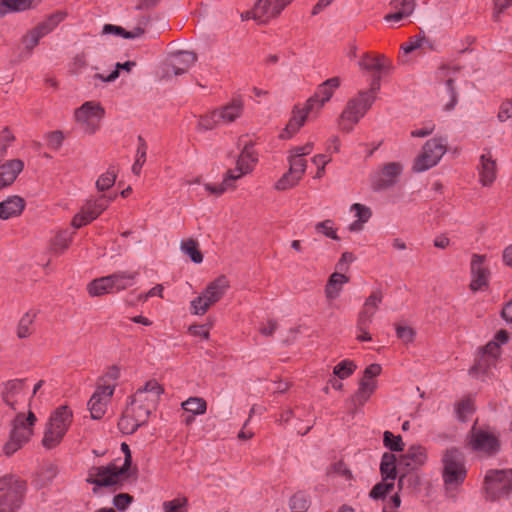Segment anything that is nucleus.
<instances>
[{"instance_id": "obj_47", "label": "nucleus", "mask_w": 512, "mask_h": 512, "mask_svg": "<svg viewBox=\"0 0 512 512\" xmlns=\"http://www.w3.org/2000/svg\"><path fill=\"white\" fill-rule=\"evenodd\" d=\"M139 145L136 152V160L134 164L132 165V172L135 175H140L141 169L146 161V151H147V145L144 139L139 136L138 137Z\"/></svg>"}, {"instance_id": "obj_23", "label": "nucleus", "mask_w": 512, "mask_h": 512, "mask_svg": "<svg viewBox=\"0 0 512 512\" xmlns=\"http://www.w3.org/2000/svg\"><path fill=\"white\" fill-rule=\"evenodd\" d=\"M479 181L483 186H491L497 177L496 161L490 152L480 156L478 165Z\"/></svg>"}, {"instance_id": "obj_6", "label": "nucleus", "mask_w": 512, "mask_h": 512, "mask_svg": "<svg viewBox=\"0 0 512 512\" xmlns=\"http://www.w3.org/2000/svg\"><path fill=\"white\" fill-rule=\"evenodd\" d=\"M26 483L14 474L0 477V512H15L20 508Z\"/></svg>"}, {"instance_id": "obj_5", "label": "nucleus", "mask_w": 512, "mask_h": 512, "mask_svg": "<svg viewBox=\"0 0 512 512\" xmlns=\"http://www.w3.org/2000/svg\"><path fill=\"white\" fill-rule=\"evenodd\" d=\"M230 288V281L225 275H220L207 284L205 289L190 302L193 315L202 316L209 308L219 302Z\"/></svg>"}, {"instance_id": "obj_21", "label": "nucleus", "mask_w": 512, "mask_h": 512, "mask_svg": "<svg viewBox=\"0 0 512 512\" xmlns=\"http://www.w3.org/2000/svg\"><path fill=\"white\" fill-rule=\"evenodd\" d=\"M383 300V292L379 289L374 290L365 300L361 311L358 314L360 327L370 326L373 322L374 315L379 309Z\"/></svg>"}, {"instance_id": "obj_45", "label": "nucleus", "mask_w": 512, "mask_h": 512, "mask_svg": "<svg viewBox=\"0 0 512 512\" xmlns=\"http://www.w3.org/2000/svg\"><path fill=\"white\" fill-rule=\"evenodd\" d=\"M365 386L366 387L358 386L357 391L350 398L351 405L355 410L362 407L376 390L367 385Z\"/></svg>"}, {"instance_id": "obj_46", "label": "nucleus", "mask_w": 512, "mask_h": 512, "mask_svg": "<svg viewBox=\"0 0 512 512\" xmlns=\"http://www.w3.org/2000/svg\"><path fill=\"white\" fill-rule=\"evenodd\" d=\"M117 177V171L114 166H110L106 173L102 174L96 181V187L99 191H106L112 187Z\"/></svg>"}, {"instance_id": "obj_32", "label": "nucleus", "mask_w": 512, "mask_h": 512, "mask_svg": "<svg viewBox=\"0 0 512 512\" xmlns=\"http://www.w3.org/2000/svg\"><path fill=\"white\" fill-rule=\"evenodd\" d=\"M137 413L132 410L130 407H127L123 416L120 418L118 422V427L124 434H132L134 433L140 426L146 424L147 422L138 421Z\"/></svg>"}, {"instance_id": "obj_41", "label": "nucleus", "mask_w": 512, "mask_h": 512, "mask_svg": "<svg viewBox=\"0 0 512 512\" xmlns=\"http://www.w3.org/2000/svg\"><path fill=\"white\" fill-rule=\"evenodd\" d=\"M120 377V368L117 366L109 367L106 372L98 379L97 386L100 388H104V386H109L112 390V394L114 393L116 381Z\"/></svg>"}, {"instance_id": "obj_34", "label": "nucleus", "mask_w": 512, "mask_h": 512, "mask_svg": "<svg viewBox=\"0 0 512 512\" xmlns=\"http://www.w3.org/2000/svg\"><path fill=\"white\" fill-rule=\"evenodd\" d=\"M138 275L137 272L118 271L109 275V279L112 281L113 293L131 287L134 284V280Z\"/></svg>"}, {"instance_id": "obj_24", "label": "nucleus", "mask_w": 512, "mask_h": 512, "mask_svg": "<svg viewBox=\"0 0 512 512\" xmlns=\"http://www.w3.org/2000/svg\"><path fill=\"white\" fill-rule=\"evenodd\" d=\"M102 115L103 109L93 102H86L75 111V118L78 123L91 127L97 124V120L100 119Z\"/></svg>"}, {"instance_id": "obj_3", "label": "nucleus", "mask_w": 512, "mask_h": 512, "mask_svg": "<svg viewBox=\"0 0 512 512\" xmlns=\"http://www.w3.org/2000/svg\"><path fill=\"white\" fill-rule=\"evenodd\" d=\"M379 90L380 79L377 77L371 82L369 90L360 91L355 97L348 101L341 114V124L350 126L356 125L372 106Z\"/></svg>"}, {"instance_id": "obj_10", "label": "nucleus", "mask_w": 512, "mask_h": 512, "mask_svg": "<svg viewBox=\"0 0 512 512\" xmlns=\"http://www.w3.org/2000/svg\"><path fill=\"white\" fill-rule=\"evenodd\" d=\"M468 446L473 451L490 456L499 451L500 442L493 432L487 429L477 428L476 423H474L468 435Z\"/></svg>"}, {"instance_id": "obj_43", "label": "nucleus", "mask_w": 512, "mask_h": 512, "mask_svg": "<svg viewBox=\"0 0 512 512\" xmlns=\"http://www.w3.org/2000/svg\"><path fill=\"white\" fill-rule=\"evenodd\" d=\"M182 408L193 415H202L207 410V403L203 398L190 397L181 404Z\"/></svg>"}, {"instance_id": "obj_44", "label": "nucleus", "mask_w": 512, "mask_h": 512, "mask_svg": "<svg viewBox=\"0 0 512 512\" xmlns=\"http://www.w3.org/2000/svg\"><path fill=\"white\" fill-rule=\"evenodd\" d=\"M309 506V497L302 491L296 492L289 500V508L292 512H306Z\"/></svg>"}, {"instance_id": "obj_35", "label": "nucleus", "mask_w": 512, "mask_h": 512, "mask_svg": "<svg viewBox=\"0 0 512 512\" xmlns=\"http://www.w3.org/2000/svg\"><path fill=\"white\" fill-rule=\"evenodd\" d=\"M397 466L398 460L396 456L392 453H384L380 464L382 479L388 482L392 481V483H394Z\"/></svg>"}, {"instance_id": "obj_15", "label": "nucleus", "mask_w": 512, "mask_h": 512, "mask_svg": "<svg viewBox=\"0 0 512 512\" xmlns=\"http://www.w3.org/2000/svg\"><path fill=\"white\" fill-rule=\"evenodd\" d=\"M486 255L473 254L470 262L471 281L469 288L473 292L485 290L489 286L490 269L486 265Z\"/></svg>"}, {"instance_id": "obj_4", "label": "nucleus", "mask_w": 512, "mask_h": 512, "mask_svg": "<svg viewBox=\"0 0 512 512\" xmlns=\"http://www.w3.org/2000/svg\"><path fill=\"white\" fill-rule=\"evenodd\" d=\"M163 392L164 388L156 380H149L143 387L137 389L127 407L137 413L138 421L147 422Z\"/></svg>"}, {"instance_id": "obj_50", "label": "nucleus", "mask_w": 512, "mask_h": 512, "mask_svg": "<svg viewBox=\"0 0 512 512\" xmlns=\"http://www.w3.org/2000/svg\"><path fill=\"white\" fill-rule=\"evenodd\" d=\"M301 178L297 177L296 174L292 173L288 170L275 184V189L279 191H284L296 186Z\"/></svg>"}, {"instance_id": "obj_11", "label": "nucleus", "mask_w": 512, "mask_h": 512, "mask_svg": "<svg viewBox=\"0 0 512 512\" xmlns=\"http://www.w3.org/2000/svg\"><path fill=\"white\" fill-rule=\"evenodd\" d=\"M401 162H388L380 166L371 176V187L375 191L387 190L395 186L403 172Z\"/></svg>"}, {"instance_id": "obj_26", "label": "nucleus", "mask_w": 512, "mask_h": 512, "mask_svg": "<svg viewBox=\"0 0 512 512\" xmlns=\"http://www.w3.org/2000/svg\"><path fill=\"white\" fill-rule=\"evenodd\" d=\"M23 168L24 163L19 159H12L0 165V190L10 186Z\"/></svg>"}, {"instance_id": "obj_9", "label": "nucleus", "mask_w": 512, "mask_h": 512, "mask_svg": "<svg viewBox=\"0 0 512 512\" xmlns=\"http://www.w3.org/2000/svg\"><path fill=\"white\" fill-rule=\"evenodd\" d=\"M512 490V469L489 470L484 479L485 498L496 501Z\"/></svg>"}, {"instance_id": "obj_25", "label": "nucleus", "mask_w": 512, "mask_h": 512, "mask_svg": "<svg viewBox=\"0 0 512 512\" xmlns=\"http://www.w3.org/2000/svg\"><path fill=\"white\" fill-rule=\"evenodd\" d=\"M389 6L392 12L388 13L384 19L387 22H400L409 17L415 8L414 0H391Z\"/></svg>"}, {"instance_id": "obj_38", "label": "nucleus", "mask_w": 512, "mask_h": 512, "mask_svg": "<svg viewBox=\"0 0 512 512\" xmlns=\"http://www.w3.org/2000/svg\"><path fill=\"white\" fill-rule=\"evenodd\" d=\"M66 17L64 12H56L48 16L44 21L38 23L34 28L45 37L51 33Z\"/></svg>"}, {"instance_id": "obj_22", "label": "nucleus", "mask_w": 512, "mask_h": 512, "mask_svg": "<svg viewBox=\"0 0 512 512\" xmlns=\"http://www.w3.org/2000/svg\"><path fill=\"white\" fill-rule=\"evenodd\" d=\"M426 449L419 445L411 446L405 454L398 460V467H405L408 470H414L426 463Z\"/></svg>"}, {"instance_id": "obj_7", "label": "nucleus", "mask_w": 512, "mask_h": 512, "mask_svg": "<svg viewBox=\"0 0 512 512\" xmlns=\"http://www.w3.org/2000/svg\"><path fill=\"white\" fill-rule=\"evenodd\" d=\"M466 477V469L462 453L451 448L443 456V480L445 488L451 496L462 485Z\"/></svg>"}, {"instance_id": "obj_37", "label": "nucleus", "mask_w": 512, "mask_h": 512, "mask_svg": "<svg viewBox=\"0 0 512 512\" xmlns=\"http://www.w3.org/2000/svg\"><path fill=\"white\" fill-rule=\"evenodd\" d=\"M87 290L92 297L113 293L112 281L109 279V275L91 281L87 286Z\"/></svg>"}, {"instance_id": "obj_40", "label": "nucleus", "mask_w": 512, "mask_h": 512, "mask_svg": "<svg viewBox=\"0 0 512 512\" xmlns=\"http://www.w3.org/2000/svg\"><path fill=\"white\" fill-rule=\"evenodd\" d=\"M103 34H113L115 36H119L125 39H135L139 38L143 35L144 30L142 28H134L131 31H126L123 27L113 25V24H105L102 30Z\"/></svg>"}, {"instance_id": "obj_2", "label": "nucleus", "mask_w": 512, "mask_h": 512, "mask_svg": "<svg viewBox=\"0 0 512 512\" xmlns=\"http://www.w3.org/2000/svg\"><path fill=\"white\" fill-rule=\"evenodd\" d=\"M36 421L37 418L31 410L27 415L22 412L15 415L10 421L8 439L2 446V452L6 457L14 455L31 440Z\"/></svg>"}, {"instance_id": "obj_56", "label": "nucleus", "mask_w": 512, "mask_h": 512, "mask_svg": "<svg viewBox=\"0 0 512 512\" xmlns=\"http://www.w3.org/2000/svg\"><path fill=\"white\" fill-rule=\"evenodd\" d=\"M315 230L331 239H338L336 229L334 228V222L331 219H326L324 221L316 223Z\"/></svg>"}, {"instance_id": "obj_29", "label": "nucleus", "mask_w": 512, "mask_h": 512, "mask_svg": "<svg viewBox=\"0 0 512 512\" xmlns=\"http://www.w3.org/2000/svg\"><path fill=\"white\" fill-rule=\"evenodd\" d=\"M257 162L258 157L253 146L245 144L236 161L238 170H242L244 173L250 174L254 170Z\"/></svg>"}, {"instance_id": "obj_19", "label": "nucleus", "mask_w": 512, "mask_h": 512, "mask_svg": "<svg viewBox=\"0 0 512 512\" xmlns=\"http://www.w3.org/2000/svg\"><path fill=\"white\" fill-rule=\"evenodd\" d=\"M112 396V390L109 386H104V388L96 387L88 402V408L93 419H101L104 416Z\"/></svg>"}, {"instance_id": "obj_52", "label": "nucleus", "mask_w": 512, "mask_h": 512, "mask_svg": "<svg viewBox=\"0 0 512 512\" xmlns=\"http://www.w3.org/2000/svg\"><path fill=\"white\" fill-rule=\"evenodd\" d=\"M134 66H135V62H133V61H127L125 63H117L115 70L112 71L107 77H105L102 74H96L95 78H98L104 82H113L119 77V70L122 69L127 72H130Z\"/></svg>"}, {"instance_id": "obj_42", "label": "nucleus", "mask_w": 512, "mask_h": 512, "mask_svg": "<svg viewBox=\"0 0 512 512\" xmlns=\"http://www.w3.org/2000/svg\"><path fill=\"white\" fill-rule=\"evenodd\" d=\"M181 251L190 257V259L199 264L203 261V255L198 249V243L194 239H187L180 244Z\"/></svg>"}, {"instance_id": "obj_62", "label": "nucleus", "mask_w": 512, "mask_h": 512, "mask_svg": "<svg viewBox=\"0 0 512 512\" xmlns=\"http://www.w3.org/2000/svg\"><path fill=\"white\" fill-rule=\"evenodd\" d=\"M351 211L355 212V216L360 220V222L366 223L372 216V211L368 206H365L360 203H354L351 208Z\"/></svg>"}, {"instance_id": "obj_13", "label": "nucleus", "mask_w": 512, "mask_h": 512, "mask_svg": "<svg viewBox=\"0 0 512 512\" xmlns=\"http://www.w3.org/2000/svg\"><path fill=\"white\" fill-rule=\"evenodd\" d=\"M285 7L281 0H258L252 10L241 14V18L267 23L270 19L277 17Z\"/></svg>"}, {"instance_id": "obj_57", "label": "nucleus", "mask_w": 512, "mask_h": 512, "mask_svg": "<svg viewBox=\"0 0 512 512\" xmlns=\"http://www.w3.org/2000/svg\"><path fill=\"white\" fill-rule=\"evenodd\" d=\"M245 175H247V173H244L242 170H238V166L236 165L235 168L227 170L222 182L224 183V186L227 187V189H234L236 187L234 182L241 179Z\"/></svg>"}, {"instance_id": "obj_64", "label": "nucleus", "mask_w": 512, "mask_h": 512, "mask_svg": "<svg viewBox=\"0 0 512 512\" xmlns=\"http://www.w3.org/2000/svg\"><path fill=\"white\" fill-rule=\"evenodd\" d=\"M64 137L65 136L61 130H53L46 134V141L50 148L58 149L61 146Z\"/></svg>"}, {"instance_id": "obj_18", "label": "nucleus", "mask_w": 512, "mask_h": 512, "mask_svg": "<svg viewBox=\"0 0 512 512\" xmlns=\"http://www.w3.org/2000/svg\"><path fill=\"white\" fill-rule=\"evenodd\" d=\"M197 56L191 51H179L169 56L166 73L181 75L189 70L195 63Z\"/></svg>"}, {"instance_id": "obj_36", "label": "nucleus", "mask_w": 512, "mask_h": 512, "mask_svg": "<svg viewBox=\"0 0 512 512\" xmlns=\"http://www.w3.org/2000/svg\"><path fill=\"white\" fill-rule=\"evenodd\" d=\"M401 49L405 54L419 51V54H423L426 51L432 50V42L424 36H414L409 39L408 42L402 44Z\"/></svg>"}, {"instance_id": "obj_54", "label": "nucleus", "mask_w": 512, "mask_h": 512, "mask_svg": "<svg viewBox=\"0 0 512 512\" xmlns=\"http://www.w3.org/2000/svg\"><path fill=\"white\" fill-rule=\"evenodd\" d=\"M355 369L356 365L352 361L343 360L334 367L333 373L340 379H346L355 371Z\"/></svg>"}, {"instance_id": "obj_33", "label": "nucleus", "mask_w": 512, "mask_h": 512, "mask_svg": "<svg viewBox=\"0 0 512 512\" xmlns=\"http://www.w3.org/2000/svg\"><path fill=\"white\" fill-rule=\"evenodd\" d=\"M349 281V278L344 274L334 272L330 275L328 282L325 286V295L329 300L338 298L342 290V286Z\"/></svg>"}, {"instance_id": "obj_17", "label": "nucleus", "mask_w": 512, "mask_h": 512, "mask_svg": "<svg viewBox=\"0 0 512 512\" xmlns=\"http://www.w3.org/2000/svg\"><path fill=\"white\" fill-rule=\"evenodd\" d=\"M26 395V384L21 379L7 381L1 392L3 402L13 410H17L25 402Z\"/></svg>"}, {"instance_id": "obj_28", "label": "nucleus", "mask_w": 512, "mask_h": 512, "mask_svg": "<svg viewBox=\"0 0 512 512\" xmlns=\"http://www.w3.org/2000/svg\"><path fill=\"white\" fill-rule=\"evenodd\" d=\"M42 38L43 36L34 27L28 30L21 38L19 58L28 59Z\"/></svg>"}, {"instance_id": "obj_12", "label": "nucleus", "mask_w": 512, "mask_h": 512, "mask_svg": "<svg viewBox=\"0 0 512 512\" xmlns=\"http://www.w3.org/2000/svg\"><path fill=\"white\" fill-rule=\"evenodd\" d=\"M446 152L443 139L434 138L426 142L422 153L416 158L413 166L415 172L426 171L435 166Z\"/></svg>"}, {"instance_id": "obj_8", "label": "nucleus", "mask_w": 512, "mask_h": 512, "mask_svg": "<svg viewBox=\"0 0 512 512\" xmlns=\"http://www.w3.org/2000/svg\"><path fill=\"white\" fill-rule=\"evenodd\" d=\"M72 422V411L67 406L57 408L47 423L42 444L52 449L60 444Z\"/></svg>"}, {"instance_id": "obj_14", "label": "nucleus", "mask_w": 512, "mask_h": 512, "mask_svg": "<svg viewBox=\"0 0 512 512\" xmlns=\"http://www.w3.org/2000/svg\"><path fill=\"white\" fill-rule=\"evenodd\" d=\"M126 476L125 472H120L115 464L107 466H92L88 469L86 482L97 487L113 486L119 482L120 476Z\"/></svg>"}, {"instance_id": "obj_1", "label": "nucleus", "mask_w": 512, "mask_h": 512, "mask_svg": "<svg viewBox=\"0 0 512 512\" xmlns=\"http://www.w3.org/2000/svg\"><path fill=\"white\" fill-rule=\"evenodd\" d=\"M340 83L339 77H332L319 84L314 94L305 103L294 107L290 124L298 127L311 124L318 117L325 104L330 101Z\"/></svg>"}, {"instance_id": "obj_27", "label": "nucleus", "mask_w": 512, "mask_h": 512, "mask_svg": "<svg viewBox=\"0 0 512 512\" xmlns=\"http://www.w3.org/2000/svg\"><path fill=\"white\" fill-rule=\"evenodd\" d=\"M25 207L24 200L19 196H11L0 202V219L7 220L20 215Z\"/></svg>"}, {"instance_id": "obj_48", "label": "nucleus", "mask_w": 512, "mask_h": 512, "mask_svg": "<svg viewBox=\"0 0 512 512\" xmlns=\"http://www.w3.org/2000/svg\"><path fill=\"white\" fill-rule=\"evenodd\" d=\"M496 362L497 361H490L489 356L481 354L476 364L470 369V374H486L492 367L496 365Z\"/></svg>"}, {"instance_id": "obj_39", "label": "nucleus", "mask_w": 512, "mask_h": 512, "mask_svg": "<svg viewBox=\"0 0 512 512\" xmlns=\"http://www.w3.org/2000/svg\"><path fill=\"white\" fill-rule=\"evenodd\" d=\"M36 316L37 313L33 310H30L21 317L17 326L18 338L25 339L32 335L34 332V322Z\"/></svg>"}, {"instance_id": "obj_61", "label": "nucleus", "mask_w": 512, "mask_h": 512, "mask_svg": "<svg viewBox=\"0 0 512 512\" xmlns=\"http://www.w3.org/2000/svg\"><path fill=\"white\" fill-rule=\"evenodd\" d=\"M121 450L124 453L125 457H124V463L120 467V472H125L127 474V477H129L130 475H134L136 473V468L131 470L132 457H131V452H130V448H129L128 444L122 443Z\"/></svg>"}, {"instance_id": "obj_31", "label": "nucleus", "mask_w": 512, "mask_h": 512, "mask_svg": "<svg viewBox=\"0 0 512 512\" xmlns=\"http://www.w3.org/2000/svg\"><path fill=\"white\" fill-rule=\"evenodd\" d=\"M360 67L369 71L384 72L390 67L389 60L381 54H365L359 62Z\"/></svg>"}, {"instance_id": "obj_20", "label": "nucleus", "mask_w": 512, "mask_h": 512, "mask_svg": "<svg viewBox=\"0 0 512 512\" xmlns=\"http://www.w3.org/2000/svg\"><path fill=\"white\" fill-rule=\"evenodd\" d=\"M108 206L107 202L103 201V197L99 200L88 203L72 220V226L76 229L87 225L96 219Z\"/></svg>"}, {"instance_id": "obj_53", "label": "nucleus", "mask_w": 512, "mask_h": 512, "mask_svg": "<svg viewBox=\"0 0 512 512\" xmlns=\"http://www.w3.org/2000/svg\"><path fill=\"white\" fill-rule=\"evenodd\" d=\"M383 442H384V445L392 451L399 452V451H402L404 448V443L402 441L401 436H399V435L395 436L390 431L384 432Z\"/></svg>"}, {"instance_id": "obj_58", "label": "nucleus", "mask_w": 512, "mask_h": 512, "mask_svg": "<svg viewBox=\"0 0 512 512\" xmlns=\"http://www.w3.org/2000/svg\"><path fill=\"white\" fill-rule=\"evenodd\" d=\"M394 488L392 481L388 482L382 479V482L376 484L370 491V497L373 499L383 498Z\"/></svg>"}, {"instance_id": "obj_51", "label": "nucleus", "mask_w": 512, "mask_h": 512, "mask_svg": "<svg viewBox=\"0 0 512 512\" xmlns=\"http://www.w3.org/2000/svg\"><path fill=\"white\" fill-rule=\"evenodd\" d=\"M449 70L446 69V68H442L439 72V78H445L447 77L446 79V90L450 96V101L445 105V108L447 110H450L454 107V105L456 104V94H455V91H454V87H453V79L452 77L448 76L449 74Z\"/></svg>"}, {"instance_id": "obj_60", "label": "nucleus", "mask_w": 512, "mask_h": 512, "mask_svg": "<svg viewBox=\"0 0 512 512\" xmlns=\"http://www.w3.org/2000/svg\"><path fill=\"white\" fill-rule=\"evenodd\" d=\"M40 0H5L11 12L24 11L38 5Z\"/></svg>"}, {"instance_id": "obj_16", "label": "nucleus", "mask_w": 512, "mask_h": 512, "mask_svg": "<svg viewBox=\"0 0 512 512\" xmlns=\"http://www.w3.org/2000/svg\"><path fill=\"white\" fill-rule=\"evenodd\" d=\"M243 109V102L240 98H235L220 110L211 112L205 118L202 124L205 128L212 125H229L238 118Z\"/></svg>"}, {"instance_id": "obj_63", "label": "nucleus", "mask_w": 512, "mask_h": 512, "mask_svg": "<svg viewBox=\"0 0 512 512\" xmlns=\"http://www.w3.org/2000/svg\"><path fill=\"white\" fill-rule=\"evenodd\" d=\"M331 161V158L325 154H318L312 158V162L317 166V171L314 176L316 179H320L325 174V166Z\"/></svg>"}, {"instance_id": "obj_30", "label": "nucleus", "mask_w": 512, "mask_h": 512, "mask_svg": "<svg viewBox=\"0 0 512 512\" xmlns=\"http://www.w3.org/2000/svg\"><path fill=\"white\" fill-rule=\"evenodd\" d=\"M74 232L69 230L58 231L55 236L50 240L49 249L54 255L63 254L69 247Z\"/></svg>"}, {"instance_id": "obj_55", "label": "nucleus", "mask_w": 512, "mask_h": 512, "mask_svg": "<svg viewBox=\"0 0 512 512\" xmlns=\"http://www.w3.org/2000/svg\"><path fill=\"white\" fill-rule=\"evenodd\" d=\"M289 170L301 178L305 174L307 161L304 158L288 156Z\"/></svg>"}, {"instance_id": "obj_59", "label": "nucleus", "mask_w": 512, "mask_h": 512, "mask_svg": "<svg viewBox=\"0 0 512 512\" xmlns=\"http://www.w3.org/2000/svg\"><path fill=\"white\" fill-rule=\"evenodd\" d=\"M474 403L471 399H464L460 401L456 408L458 419L466 421L468 416L474 412Z\"/></svg>"}, {"instance_id": "obj_49", "label": "nucleus", "mask_w": 512, "mask_h": 512, "mask_svg": "<svg viewBox=\"0 0 512 512\" xmlns=\"http://www.w3.org/2000/svg\"><path fill=\"white\" fill-rule=\"evenodd\" d=\"M188 499L186 497H177L162 504L164 512H186Z\"/></svg>"}]
</instances>
